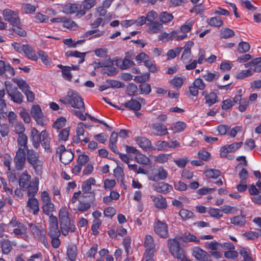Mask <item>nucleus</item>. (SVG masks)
<instances>
[{"label": "nucleus", "instance_id": "obj_1", "mask_svg": "<svg viewBox=\"0 0 261 261\" xmlns=\"http://www.w3.org/2000/svg\"><path fill=\"white\" fill-rule=\"evenodd\" d=\"M168 244L170 251L174 258L180 261H191L186 256L184 249L180 248L179 242L176 239H169Z\"/></svg>", "mask_w": 261, "mask_h": 261}, {"label": "nucleus", "instance_id": "obj_2", "mask_svg": "<svg viewBox=\"0 0 261 261\" xmlns=\"http://www.w3.org/2000/svg\"><path fill=\"white\" fill-rule=\"evenodd\" d=\"M67 98H68V105L72 108L81 109L83 111H85L83 99L77 92L69 90L67 92Z\"/></svg>", "mask_w": 261, "mask_h": 261}, {"label": "nucleus", "instance_id": "obj_3", "mask_svg": "<svg viewBox=\"0 0 261 261\" xmlns=\"http://www.w3.org/2000/svg\"><path fill=\"white\" fill-rule=\"evenodd\" d=\"M5 84L7 94L10 96L11 100L16 103H21L24 97L17 88L13 86L9 82H5Z\"/></svg>", "mask_w": 261, "mask_h": 261}, {"label": "nucleus", "instance_id": "obj_4", "mask_svg": "<svg viewBox=\"0 0 261 261\" xmlns=\"http://www.w3.org/2000/svg\"><path fill=\"white\" fill-rule=\"evenodd\" d=\"M56 155L60 156L61 162L68 164L73 158V153L70 149H66L64 145H60L56 149Z\"/></svg>", "mask_w": 261, "mask_h": 261}, {"label": "nucleus", "instance_id": "obj_5", "mask_svg": "<svg viewBox=\"0 0 261 261\" xmlns=\"http://www.w3.org/2000/svg\"><path fill=\"white\" fill-rule=\"evenodd\" d=\"M2 14L4 20L12 26H16L20 24V19L17 12L9 9H5L3 11Z\"/></svg>", "mask_w": 261, "mask_h": 261}, {"label": "nucleus", "instance_id": "obj_6", "mask_svg": "<svg viewBox=\"0 0 261 261\" xmlns=\"http://www.w3.org/2000/svg\"><path fill=\"white\" fill-rule=\"evenodd\" d=\"M167 176V171L163 166H159L152 170L151 172L148 175V179L150 180L157 181L159 180H165Z\"/></svg>", "mask_w": 261, "mask_h": 261}, {"label": "nucleus", "instance_id": "obj_7", "mask_svg": "<svg viewBox=\"0 0 261 261\" xmlns=\"http://www.w3.org/2000/svg\"><path fill=\"white\" fill-rule=\"evenodd\" d=\"M222 247V244L215 241L207 242L205 244V248L210 250L211 255L217 259L220 258L222 256L221 250Z\"/></svg>", "mask_w": 261, "mask_h": 261}, {"label": "nucleus", "instance_id": "obj_8", "mask_svg": "<svg viewBox=\"0 0 261 261\" xmlns=\"http://www.w3.org/2000/svg\"><path fill=\"white\" fill-rule=\"evenodd\" d=\"M153 230L161 238H167L168 237V226L164 222L159 220L156 221L153 224Z\"/></svg>", "mask_w": 261, "mask_h": 261}, {"label": "nucleus", "instance_id": "obj_9", "mask_svg": "<svg viewBox=\"0 0 261 261\" xmlns=\"http://www.w3.org/2000/svg\"><path fill=\"white\" fill-rule=\"evenodd\" d=\"M30 113L37 124L41 126L44 124L45 116L39 105H33L31 108Z\"/></svg>", "mask_w": 261, "mask_h": 261}, {"label": "nucleus", "instance_id": "obj_10", "mask_svg": "<svg viewBox=\"0 0 261 261\" xmlns=\"http://www.w3.org/2000/svg\"><path fill=\"white\" fill-rule=\"evenodd\" d=\"M144 246L145 248L144 255L146 256L148 255H154L156 250L153 238L149 234L145 236L144 241Z\"/></svg>", "mask_w": 261, "mask_h": 261}, {"label": "nucleus", "instance_id": "obj_11", "mask_svg": "<svg viewBox=\"0 0 261 261\" xmlns=\"http://www.w3.org/2000/svg\"><path fill=\"white\" fill-rule=\"evenodd\" d=\"M48 222V235L49 237H59L60 232L58 228L57 218L53 215L50 216Z\"/></svg>", "mask_w": 261, "mask_h": 261}, {"label": "nucleus", "instance_id": "obj_12", "mask_svg": "<svg viewBox=\"0 0 261 261\" xmlns=\"http://www.w3.org/2000/svg\"><path fill=\"white\" fill-rule=\"evenodd\" d=\"M82 5L77 4H67L63 8V12L66 14L76 13L77 16H82L86 14L84 10H82Z\"/></svg>", "mask_w": 261, "mask_h": 261}, {"label": "nucleus", "instance_id": "obj_13", "mask_svg": "<svg viewBox=\"0 0 261 261\" xmlns=\"http://www.w3.org/2000/svg\"><path fill=\"white\" fill-rule=\"evenodd\" d=\"M243 145V142H234L229 145H226L220 149V155L221 157L226 158L230 152H233L239 149Z\"/></svg>", "mask_w": 261, "mask_h": 261}, {"label": "nucleus", "instance_id": "obj_14", "mask_svg": "<svg viewBox=\"0 0 261 261\" xmlns=\"http://www.w3.org/2000/svg\"><path fill=\"white\" fill-rule=\"evenodd\" d=\"M96 181L94 178L90 177L85 181L82 185V190L84 192L83 195L86 197L87 194H90L92 196V201L95 199V193L93 191H91V186L95 185Z\"/></svg>", "mask_w": 261, "mask_h": 261}, {"label": "nucleus", "instance_id": "obj_15", "mask_svg": "<svg viewBox=\"0 0 261 261\" xmlns=\"http://www.w3.org/2000/svg\"><path fill=\"white\" fill-rule=\"evenodd\" d=\"M205 51L202 49H199L198 54V59L193 60L190 63L186 64L185 68L188 70L194 69L197 67V64H201L205 61Z\"/></svg>", "mask_w": 261, "mask_h": 261}, {"label": "nucleus", "instance_id": "obj_16", "mask_svg": "<svg viewBox=\"0 0 261 261\" xmlns=\"http://www.w3.org/2000/svg\"><path fill=\"white\" fill-rule=\"evenodd\" d=\"M25 161V150H23L22 149H18L14 158L16 167L18 170H21L22 169Z\"/></svg>", "mask_w": 261, "mask_h": 261}, {"label": "nucleus", "instance_id": "obj_17", "mask_svg": "<svg viewBox=\"0 0 261 261\" xmlns=\"http://www.w3.org/2000/svg\"><path fill=\"white\" fill-rule=\"evenodd\" d=\"M150 198L156 208L158 209H165L167 207V204L166 200L165 198L162 195H152L150 196Z\"/></svg>", "mask_w": 261, "mask_h": 261}, {"label": "nucleus", "instance_id": "obj_18", "mask_svg": "<svg viewBox=\"0 0 261 261\" xmlns=\"http://www.w3.org/2000/svg\"><path fill=\"white\" fill-rule=\"evenodd\" d=\"M136 143L144 150L150 149L155 150L151 145V142L146 138L142 137H138L135 138Z\"/></svg>", "mask_w": 261, "mask_h": 261}, {"label": "nucleus", "instance_id": "obj_19", "mask_svg": "<svg viewBox=\"0 0 261 261\" xmlns=\"http://www.w3.org/2000/svg\"><path fill=\"white\" fill-rule=\"evenodd\" d=\"M13 232L15 236H19L24 240L27 241L29 239L28 228L26 226L22 223L18 224V226L13 229Z\"/></svg>", "mask_w": 261, "mask_h": 261}, {"label": "nucleus", "instance_id": "obj_20", "mask_svg": "<svg viewBox=\"0 0 261 261\" xmlns=\"http://www.w3.org/2000/svg\"><path fill=\"white\" fill-rule=\"evenodd\" d=\"M62 234L67 236L69 232L74 231V225L71 223L70 219L60 221Z\"/></svg>", "mask_w": 261, "mask_h": 261}, {"label": "nucleus", "instance_id": "obj_21", "mask_svg": "<svg viewBox=\"0 0 261 261\" xmlns=\"http://www.w3.org/2000/svg\"><path fill=\"white\" fill-rule=\"evenodd\" d=\"M15 73L14 69L11 67L9 64L6 63L0 60V75L2 76H12Z\"/></svg>", "mask_w": 261, "mask_h": 261}, {"label": "nucleus", "instance_id": "obj_22", "mask_svg": "<svg viewBox=\"0 0 261 261\" xmlns=\"http://www.w3.org/2000/svg\"><path fill=\"white\" fill-rule=\"evenodd\" d=\"M39 179L34 178L29 185L25 191H27L29 197H34L38 190Z\"/></svg>", "mask_w": 261, "mask_h": 261}, {"label": "nucleus", "instance_id": "obj_23", "mask_svg": "<svg viewBox=\"0 0 261 261\" xmlns=\"http://www.w3.org/2000/svg\"><path fill=\"white\" fill-rule=\"evenodd\" d=\"M192 254L196 259L202 261L207 260L210 258L207 252L200 248L194 249Z\"/></svg>", "mask_w": 261, "mask_h": 261}, {"label": "nucleus", "instance_id": "obj_24", "mask_svg": "<svg viewBox=\"0 0 261 261\" xmlns=\"http://www.w3.org/2000/svg\"><path fill=\"white\" fill-rule=\"evenodd\" d=\"M153 188L159 193H168L172 189V187L167 183L161 182L153 185Z\"/></svg>", "mask_w": 261, "mask_h": 261}, {"label": "nucleus", "instance_id": "obj_25", "mask_svg": "<svg viewBox=\"0 0 261 261\" xmlns=\"http://www.w3.org/2000/svg\"><path fill=\"white\" fill-rule=\"evenodd\" d=\"M29 226L35 238L38 239L39 237H43L44 235H46V232L42 227H38L33 223H29Z\"/></svg>", "mask_w": 261, "mask_h": 261}, {"label": "nucleus", "instance_id": "obj_26", "mask_svg": "<svg viewBox=\"0 0 261 261\" xmlns=\"http://www.w3.org/2000/svg\"><path fill=\"white\" fill-rule=\"evenodd\" d=\"M31 182V176L27 173H22L20 177L19 181L20 189L23 191H26Z\"/></svg>", "mask_w": 261, "mask_h": 261}, {"label": "nucleus", "instance_id": "obj_27", "mask_svg": "<svg viewBox=\"0 0 261 261\" xmlns=\"http://www.w3.org/2000/svg\"><path fill=\"white\" fill-rule=\"evenodd\" d=\"M143 99L140 98L138 100L132 99L125 102V106L129 109L138 111L141 109V103H143Z\"/></svg>", "mask_w": 261, "mask_h": 261}, {"label": "nucleus", "instance_id": "obj_28", "mask_svg": "<svg viewBox=\"0 0 261 261\" xmlns=\"http://www.w3.org/2000/svg\"><path fill=\"white\" fill-rule=\"evenodd\" d=\"M41 136L42 137L41 141L42 146L45 150L51 152V148L50 147V138L48 133L45 130H42L41 132Z\"/></svg>", "mask_w": 261, "mask_h": 261}, {"label": "nucleus", "instance_id": "obj_29", "mask_svg": "<svg viewBox=\"0 0 261 261\" xmlns=\"http://www.w3.org/2000/svg\"><path fill=\"white\" fill-rule=\"evenodd\" d=\"M219 74L216 71L211 72L208 70H205L202 73V77L207 82H213L218 79Z\"/></svg>", "mask_w": 261, "mask_h": 261}, {"label": "nucleus", "instance_id": "obj_30", "mask_svg": "<svg viewBox=\"0 0 261 261\" xmlns=\"http://www.w3.org/2000/svg\"><path fill=\"white\" fill-rule=\"evenodd\" d=\"M152 129L156 132L157 136H164L168 134L166 125L160 123H154L152 125Z\"/></svg>", "mask_w": 261, "mask_h": 261}, {"label": "nucleus", "instance_id": "obj_31", "mask_svg": "<svg viewBox=\"0 0 261 261\" xmlns=\"http://www.w3.org/2000/svg\"><path fill=\"white\" fill-rule=\"evenodd\" d=\"M163 29V26L162 23L157 21L150 22L149 24V28L148 32L150 34H157Z\"/></svg>", "mask_w": 261, "mask_h": 261}, {"label": "nucleus", "instance_id": "obj_32", "mask_svg": "<svg viewBox=\"0 0 261 261\" xmlns=\"http://www.w3.org/2000/svg\"><path fill=\"white\" fill-rule=\"evenodd\" d=\"M202 95L205 97L206 103L209 106H211L218 101L217 94L214 92L208 94L206 91H204L202 92Z\"/></svg>", "mask_w": 261, "mask_h": 261}, {"label": "nucleus", "instance_id": "obj_33", "mask_svg": "<svg viewBox=\"0 0 261 261\" xmlns=\"http://www.w3.org/2000/svg\"><path fill=\"white\" fill-rule=\"evenodd\" d=\"M87 53H81L77 50H68L65 52L66 57H74L80 59L79 63L81 64L84 62Z\"/></svg>", "mask_w": 261, "mask_h": 261}, {"label": "nucleus", "instance_id": "obj_34", "mask_svg": "<svg viewBox=\"0 0 261 261\" xmlns=\"http://www.w3.org/2000/svg\"><path fill=\"white\" fill-rule=\"evenodd\" d=\"M230 223L236 226L242 227L246 223L245 216L242 215H238L230 218Z\"/></svg>", "mask_w": 261, "mask_h": 261}, {"label": "nucleus", "instance_id": "obj_35", "mask_svg": "<svg viewBox=\"0 0 261 261\" xmlns=\"http://www.w3.org/2000/svg\"><path fill=\"white\" fill-rule=\"evenodd\" d=\"M177 34L178 32L177 31H173L169 33L164 32L158 36V39L163 42H166L173 39Z\"/></svg>", "mask_w": 261, "mask_h": 261}, {"label": "nucleus", "instance_id": "obj_36", "mask_svg": "<svg viewBox=\"0 0 261 261\" xmlns=\"http://www.w3.org/2000/svg\"><path fill=\"white\" fill-rule=\"evenodd\" d=\"M257 231H249L243 234V237L247 240H255L261 236V229Z\"/></svg>", "mask_w": 261, "mask_h": 261}, {"label": "nucleus", "instance_id": "obj_37", "mask_svg": "<svg viewBox=\"0 0 261 261\" xmlns=\"http://www.w3.org/2000/svg\"><path fill=\"white\" fill-rule=\"evenodd\" d=\"M22 53H24L28 58L32 60L37 61L38 60L37 55L33 50L32 48L28 45H24Z\"/></svg>", "mask_w": 261, "mask_h": 261}, {"label": "nucleus", "instance_id": "obj_38", "mask_svg": "<svg viewBox=\"0 0 261 261\" xmlns=\"http://www.w3.org/2000/svg\"><path fill=\"white\" fill-rule=\"evenodd\" d=\"M135 160L139 164L148 165L150 163V160L148 157L138 152L135 156Z\"/></svg>", "mask_w": 261, "mask_h": 261}, {"label": "nucleus", "instance_id": "obj_39", "mask_svg": "<svg viewBox=\"0 0 261 261\" xmlns=\"http://www.w3.org/2000/svg\"><path fill=\"white\" fill-rule=\"evenodd\" d=\"M12 80L22 92H24L28 89H30V86L26 82L21 78L16 77L13 79Z\"/></svg>", "mask_w": 261, "mask_h": 261}, {"label": "nucleus", "instance_id": "obj_40", "mask_svg": "<svg viewBox=\"0 0 261 261\" xmlns=\"http://www.w3.org/2000/svg\"><path fill=\"white\" fill-rule=\"evenodd\" d=\"M12 80L22 92H24L28 89H30V86L26 82L21 78L16 77L13 79Z\"/></svg>", "mask_w": 261, "mask_h": 261}, {"label": "nucleus", "instance_id": "obj_41", "mask_svg": "<svg viewBox=\"0 0 261 261\" xmlns=\"http://www.w3.org/2000/svg\"><path fill=\"white\" fill-rule=\"evenodd\" d=\"M187 124L182 121H177L172 124L171 129L174 133H179L184 131L186 128Z\"/></svg>", "mask_w": 261, "mask_h": 261}, {"label": "nucleus", "instance_id": "obj_42", "mask_svg": "<svg viewBox=\"0 0 261 261\" xmlns=\"http://www.w3.org/2000/svg\"><path fill=\"white\" fill-rule=\"evenodd\" d=\"M112 65L111 60H105V61L100 62L98 60H95L92 65L94 69L102 68L103 67H110Z\"/></svg>", "mask_w": 261, "mask_h": 261}, {"label": "nucleus", "instance_id": "obj_43", "mask_svg": "<svg viewBox=\"0 0 261 261\" xmlns=\"http://www.w3.org/2000/svg\"><path fill=\"white\" fill-rule=\"evenodd\" d=\"M27 205L33 210L34 214L37 213L39 210V201L35 198L32 197L29 198L28 201Z\"/></svg>", "mask_w": 261, "mask_h": 261}, {"label": "nucleus", "instance_id": "obj_44", "mask_svg": "<svg viewBox=\"0 0 261 261\" xmlns=\"http://www.w3.org/2000/svg\"><path fill=\"white\" fill-rule=\"evenodd\" d=\"M64 44L67 45L69 48H75L79 45H81L85 42L84 40H79L76 41H73L71 38H67L63 40Z\"/></svg>", "mask_w": 261, "mask_h": 261}, {"label": "nucleus", "instance_id": "obj_45", "mask_svg": "<svg viewBox=\"0 0 261 261\" xmlns=\"http://www.w3.org/2000/svg\"><path fill=\"white\" fill-rule=\"evenodd\" d=\"M171 154L161 153L158 155H153L152 158L154 161L160 164H164L168 162L170 158Z\"/></svg>", "mask_w": 261, "mask_h": 261}, {"label": "nucleus", "instance_id": "obj_46", "mask_svg": "<svg viewBox=\"0 0 261 261\" xmlns=\"http://www.w3.org/2000/svg\"><path fill=\"white\" fill-rule=\"evenodd\" d=\"M27 141L28 138L25 135L20 134L18 135L17 139L18 149H22L23 150H26L27 149Z\"/></svg>", "mask_w": 261, "mask_h": 261}, {"label": "nucleus", "instance_id": "obj_47", "mask_svg": "<svg viewBox=\"0 0 261 261\" xmlns=\"http://www.w3.org/2000/svg\"><path fill=\"white\" fill-rule=\"evenodd\" d=\"M105 33V30L100 31L99 30L95 29L88 31L85 33V36L88 37L89 35H92L89 39H93L95 38H99L102 36Z\"/></svg>", "mask_w": 261, "mask_h": 261}, {"label": "nucleus", "instance_id": "obj_48", "mask_svg": "<svg viewBox=\"0 0 261 261\" xmlns=\"http://www.w3.org/2000/svg\"><path fill=\"white\" fill-rule=\"evenodd\" d=\"M39 154L33 150H29L27 154V159L29 163L35 165L38 161Z\"/></svg>", "mask_w": 261, "mask_h": 261}, {"label": "nucleus", "instance_id": "obj_49", "mask_svg": "<svg viewBox=\"0 0 261 261\" xmlns=\"http://www.w3.org/2000/svg\"><path fill=\"white\" fill-rule=\"evenodd\" d=\"M108 52V49L105 47L97 48L94 50L97 57L105 58V60H111L110 57L107 55Z\"/></svg>", "mask_w": 261, "mask_h": 261}, {"label": "nucleus", "instance_id": "obj_50", "mask_svg": "<svg viewBox=\"0 0 261 261\" xmlns=\"http://www.w3.org/2000/svg\"><path fill=\"white\" fill-rule=\"evenodd\" d=\"M234 35L233 30L229 28H223L220 31L219 36L221 38L227 39Z\"/></svg>", "mask_w": 261, "mask_h": 261}, {"label": "nucleus", "instance_id": "obj_51", "mask_svg": "<svg viewBox=\"0 0 261 261\" xmlns=\"http://www.w3.org/2000/svg\"><path fill=\"white\" fill-rule=\"evenodd\" d=\"M239 209L236 206L229 205H224L221 207L222 213L225 214H236L238 212Z\"/></svg>", "mask_w": 261, "mask_h": 261}, {"label": "nucleus", "instance_id": "obj_52", "mask_svg": "<svg viewBox=\"0 0 261 261\" xmlns=\"http://www.w3.org/2000/svg\"><path fill=\"white\" fill-rule=\"evenodd\" d=\"M182 48V47H178L169 50L167 53L168 59H173L178 56L181 51Z\"/></svg>", "mask_w": 261, "mask_h": 261}, {"label": "nucleus", "instance_id": "obj_53", "mask_svg": "<svg viewBox=\"0 0 261 261\" xmlns=\"http://www.w3.org/2000/svg\"><path fill=\"white\" fill-rule=\"evenodd\" d=\"M42 208L44 213L50 216L55 211V204L52 202L45 203L42 204Z\"/></svg>", "mask_w": 261, "mask_h": 261}, {"label": "nucleus", "instance_id": "obj_54", "mask_svg": "<svg viewBox=\"0 0 261 261\" xmlns=\"http://www.w3.org/2000/svg\"><path fill=\"white\" fill-rule=\"evenodd\" d=\"M19 115L25 123H29L31 119L29 112L24 108H19Z\"/></svg>", "mask_w": 261, "mask_h": 261}, {"label": "nucleus", "instance_id": "obj_55", "mask_svg": "<svg viewBox=\"0 0 261 261\" xmlns=\"http://www.w3.org/2000/svg\"><path fill=\"white\" fill-rule=\"evenodd\" d=\"M209 25L214 27H220L223 25V22L220 17H214L208 20Z\"/></svg>", "mask_w": 261, "mask_h": 261}, {"label": "nucleus", "instance_id": "obj_56", "mask_svg": "<svg viewBox=\"0 0 261 261\" xmlns=\"http://www.w3.org/2000/svg\"><path fill=\"white\" fill-rule=\"evenodd\" d=\"M181 60L184 63H187L189 61L192 59V54L191 49L185 48L184 50L181 55Z\"/></svg>", "mask_w": 261, "mask_h": 261}, {"label": "nucleus", "instance_id": "obj_57", "mask_svg": "<svg viewBox=\"0 0 261 261\" xmlns=\"http://www.w3.org/2000/svg\"><path fill=\"white\" fill-rule=\"evenodd\" d=\"M252 67L250 69L253 70V73L254 72H259L261 71V58H257L251 61Z\"/></svg>", "mask_w": 261, "mask_h": 261}, {"label": "nucleus", "instance_id": "obj_58", "mask_svg": "<svg viewBox=\"0 0 261 261\" xmlns=\"http://www.w3.org/2000/svg\"><path fill=\"white\" fill-rule=\"evenodd\" d=\"M38 55L44 65L49 66L51 64V61L50 59L44 51L42 50L39 51L38 52Z\"/></svg>", "mask_w": 261, "mask_h": 261}, {"label": "nucleus", "instance_id": "obj_59", "mask_svg": "<svg viewBox=\"0 0 261 261\" xmlns=\"http://www.w3.org/2000/svg\"><path fill=\"white\" fill-rule=\"evenodd\" d=\"M179 215L184 220L192 219L194 216L193 212L186 209H181L179 212Z\"/></svg>", "mask_w": 261, "mask_h": 261}, {"label": "nucleus", "instance_id": "obj_60", "mask_svg": "<svg viewBox=\"0 0 261 261\" xmlns=\"http://www.w3.org/2000/svg\"><path fill=\"white\" fill-rule=\"evenodd\" d=\"M59 221L69 219L68 210L66 206L60 208L59 212Z\"/></svg>", "mask_w": 261, "mask_h": 261}, {"label": "nucleus", "instance_id": "obj_61", "mask_svg": "<svg viewBox=\"0 0 261 261\" xmlns=\"http://www.w3.org/2000/svg\"><path fill=\"white\" fill-rule=\"evenodd\" d=\"M119 63L120 64L119 66L122 69H128L133 67L135 65V63L133 61L130 60L126 58H125L122 61L119 62Z\"/></svg>", "mask_w": 261, "mask_h": 261}, {"label": "nucleus", "instance_id": "obj_62", "mask_svg": "<svg viewBox=\"0 0 261 261\" xmlns=\"http://www.w3.org/2000/svg\"><path fill=\"white\" fill-rule=\"evenodd\" d=\"M69 127L65 128L61 130L58 135L59 140L62 141H67L69 135Z\"/></svg>", "mask_w": 261, "mask_h": 261}, {"label": "nucleus", "instance_id": "obj_63", "mask_svg": "<svg viewBox=\"0 0 261 261\" xmlns=\"http://www.w3.org/2000/svg\"><path fill=\"white\" fill-rule=\"evenodd\" d=\"M182 241L185 242H199V239L190 233H186L182 237Z\"/></svg>", "mask_w": 261, "mask_h": 261}, {"label": "nucleus", "instance_id": "obj_64", "mask_svg": "<svg viewBox=\"0 0 261 261\" xmlns=\"http://www.w3.org/2000/svg\"><path fill=\"white\" fill-rule=\"evenodd\" d=\"M253 74V70L250 68L242 70L236 74V77L238 79H243L247 77L251 76Z\"/></svg>", "mask_w": 261, "mask_h": 261}]
</instances>
